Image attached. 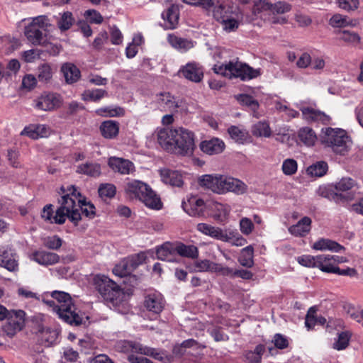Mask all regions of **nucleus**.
Listing matches in <instances>:
<instances>
[{"instance_id":"nucleus-1","label":"nucleus","mask_w":363,"mask_h":363,"mask_svg":"<svg viewBox=\"0 0 363 363\" xmlns=\"http://www.w3.org/2000/svg\"><path fill=\"white\" fill-rule=\"evenodd\" d=\"M64 195L59 201L60 206L55 213V222L57 224L65 223L67 218L74 223V225L82 219L80 211L86 217L93 218L95 215V207L90 202L82 199V195L74 186H68L67 189L61 187Z\"/></svg>"},{"instance_id":"nucleus-2","label":"nucleus","mask_w":363,"mask_h":363,"mask_svg":"<svg viewBox=\"0 0 363 363\" xmlns=\"http://www.w3.org/2000/svg\"><path fill=\"white\" fill-rule=\"evenodd\" d=\"M53 301H46V303L53 307L59 318L72 325H80L85 323L84 316L77 311L73 303L70 295L60 291H54L51 293Z\"/></svg>"},{"instance_id":"nucleus-3","label":"nucleus","mask_w":363,"mask_h":363,"mask_svg":"<svg viewBox=\"0 0 363 363\" xmlns=\"http://www.w3.org/2000/svg\"><path fill=\"white\" fill-rule=\"evenodd\" d=\"M215 73L231 78H240L242 81H248L261 74L259 69H254L247 64L234 58L228 62L216 64L213 68Z\"/></svg>"},{"instance_id":"nucleus-4","label":"nucleus","mask_w":363,"mask_h":363,"mask_svg":"<svg viewBox=\"0 0 363 363\" xmlns=\"http://www.w3.org/2000/svg\"><path fill=\"white\" fill-rule=\"evenodd\" d=\"M125 191L130 198L139 199L150 208L158 210L162 208L160 199L147 184L141 181L128 182Z\"/></svg>"},{"instance_id":"nucleus-5","label":"nucleus","mask_w":363,"mask_h":363,"mask_svg":"<svg viewBox=\"0 0 363 363\" xmlns=\"http://www.w3.org/2000/svg\"><path fill=\"white\" fill-rule=\"evenodd\" d=\"M322 143L335 153L345 155L350 150L352 141L345 130L340 128H327L322 136Z\"/></svg>"},{"instance_id":"nucleus-6","label":"nucleus","mask_w":363,"mask_h":363,"mask_svg":"<svg viewBox=\"0 0 363 363\" xmlns=\"http://www.w3.org/2000/svg\"><path fill=\"white\" fill-rule=\"evenodd\" d=\"M51 26L46 16H38L33 18L25 27L24 34L27 40L33 45H41L45 42V35L43 30H46Z\"/></svg>"},{"instance_id":"nucleus-7","label":"nucleus","mask_w":363,"mask_h":363,"mask_svg":"<svg viewBox=\"0 0 363 363\" xmlns=\"http://www.w3.org/2000/svg\"><path fill=\"white\" fill-rule=\"evenodd\" d=\"M123 352H137L146 356H150L155 359L163 363H170L173 361V356L167 354L164 350H157L155 348L144 346L142 344L133 341H123L121 343Z\"/></svg>"},{"instance_id":"nucleus-8","label":"nucleus","mask_w":363,"mask_h":363,"mask_svg":"<svg viewBox=\"0 0 363 363\" xmlns=\"http://www.w3.org/2000/svg\"><path fill=\"white\" fill-rule=\"evenodd\" d=\"M175 139L172 153L182 156H190L193 154L195 143L194 134L184 128L176 129Z\"/></svg>"},{"instance_id":"nucleus-9","label":"nucleus","mask_w":363,"mask_h":363,"mask_svg":"<svg viewBox=\"0 0 363 363\" xmlns=\"http://www.w3.org/2000/svg\"><path fill=\"white\" fill-rule=\"evenodd\" d=\"M230 177L220 174H206L199 179L201 186L218 194H226Z\"/></svg>"},{"instance_id":"nucleus-10","label":"nucleus","mask_w":363,"mask_h":363,"mask_svg":"<svg viewBox=\"0 0 363 363\" xmlns=\"http://www.w3.org/2000/svg\"><path fill=\"white\" fill-rule=\"evenodd\" d=\"M26 313L22 310H12L11 315L6 318V322L2 326L3 332L9 337H13L21 330L25 323Z\"/></svg>"},{"instance_id":"nucleus-11","label":"nucleus","mask_w":363,"mask_h":363,"mask_svg":"<svg viewBox=\"0 0 363 363\" xmlns=\"http://www.w3.org/2000/svg\"><path fill=\"white\" fill-rule=\"evenodd\" d=\"M182 207L190 216L199 217L203 215L205 203L199 196L191 195L183 200Z\"/></svg>"},{"instance_id":"nucleus-12","label":"nucleus","mask_w":363,"mask_h":363,"mask_svg":"<svg viewBox=\"0 0 363 363\" xmlns=\"http://www.w3.org/2000/svg\"><path fill=\"white\" fill-rule=\"evenodd\" d=\"M62 104V98L57 94H42L35 101V106L42 111H52L60 107Z\"/></svg>"},{"instance_id":"nucleus-13","label":"nucleus","mask_w":363,"mask_h":363,"mask_svg":"<svg viewBox=\"0 0 363 363\" xmlns=\"http://www.w3.org/2000/svg\"><path fill=\"white\" fill-rule=\"evenodd\" d=\"M179 74L185 79L195 82H200L203 77V70L198 63L189 62L180 68Z\"/></svg>"},{"instance_id":"nucleus-14","label":"nucleus","mask_w":363,"mask_h":363,"mask_svg":"<svg viewBox=\"0 0 363 363\" xmlns=\"http://www.w3.org/2000/svg\"><path fill=\"white\" fill-rule=\"evenodd\" d=\"M157 103L162 111L174 113L181 106L182 101L177 100L169 92H163L157 95Z\"/></svg>"},{"instance_id":"nucleus-15","label":"nucleus","mask_w":363,"mask_h":363,"mask_svg":"<svg viewBox=\"0 0 363 363\" xmlns=\"http://www.w3.org/2000/svg\"><path fill=\"white\" fill-rule=\"evenodd\" d=\"M301 112L303 118L308 123H320L323 125L331 124L332 118L323 111L313 108L306 107L301 108Z\"/></svg>"},{"instance_id":"nucleus-16","label":"nucleus","mask_w":363,"mask_h":363,"mask_svg":"<svg viewBox=\"0 0 363 363\" xmlns=\"http://www.w3.org/2000/svg\"><path fill=\"white\" fill-rule=\"evenodd\" d=\"M108 164L113 171L121 174H130L135 169L132 162L121 157H111L108 159Z\"/></svg>"},{"instance_id":"nucleus-17","label":"nucleus","mask_w":363,"mask_h":363,"mask_svg":"<svg viewBox=\"0 0 363 363\" xmlns=\"http://www.w3.org/2000/svg\"><path fill=\"white\" fill-rule=\"evenodd\" d=\"M176 129L168 128H161L157 130V141L166 151L172 152L175 139Z\"/></svg>"},{"instance_id":"nucleus-18","label":"nucleus","mask_w":363,"mask_h":363,"mask_svg":"<svg viewBox=\"0 0 363 363\" xmlns=\"http://www.w3.org/2000/svg\"><path fill=\"white\" fill-rule=\"evenodd\" d=\"M17 255L11 248L0 250V266L10 272L18 269Z\"/></svg>"},{"instance_id":"nucleus-19","label":"nucleus","mask_w":363,"mask_h":363,"mask_svg":"<svg viewBox=\"0 0 363 363\" xmlns=\"http://www.w3.org/2000/svg\"><path fill=\"white\" fill-rule=\"evenodd\" d=\"M50 133V130L46 125L30 124L23 128L21 132V135H26L31 139L36 140L48 137Z\"/></svg>"},{"instance_id":"nucleus-20","label":"nucleus","mask_w":363,"mask_h":363,"mask_svg":"<svg viewBox=\"0 0 363 363\" xmlns=\"http://www.w3.org/2000/svg\"><path fill=\"white\" fill-rule=\"evenodd\" d=\"M200 148L204 153L212 155L221 153L225 149L224 142L217 138L202 141Z\"/></svg>"},{"instance_id":"nucleus-21","label":"nucleus","mask_w":363,"mask_h":363,"mask_svg":"<svg viewBox=\"0 0 363 363\" xmlns=\"http://www.w3.org/2000/svg\"><path fill=\"white\" fill-rule=\"evenodd\" d=\"M312 248L315 250L320 251H331L333 252H340L345 250V247L339 244L338 242L325 238H320L315 241L313 245Z\"/></svg>"},{"instance_id":"nucleus-22","label":"nucleus","mask_w":363,"mask_h":363,"mask_svg":"<svg viewBox=\"0 0 363 363\" xmlns=\"http://www.w3.org/2000/svg\"><path fill=\"white\" fill-rule=\"evenodd\" d=\"M156 255L159 259L170 262H176L175 243H164L157 247Z\"/></svg>"},{"instance_id":"nucleus-23","label":"nucleus","mask_w":363,"mask_h":363,"mask_svg":"<svg viewBox=\"0 0 363 363\" xmlns=\"http://www.w3.org/2000/svg\"><path fill=\"white\" fill-rule=\"evenodd\" d=\"M162 17L164 21L166 29H174L179 22V11L177 6L172 5L166 11L163 12Z\"/></svg>"},{"instance_id":"nucleus-24","label":"nucleus","mask_w":363,"mask_h":363,"mask_svg":"<svg viewBox=\"0 0 363 363\" xmlns=\"http://www.w3.org/2000/svg\"><path fill=\"white\" fill-rule=\"evenodd\" d=\"M164 300L161 294H152L145 297V306L154 313H160L164 308Z\"/></svg>"},{"instance_id":"nucleus-25","label":"nucleus","mask_w":363,"mask_h":363,"mask_svg":"<svg viewBox=\"0 0 363 363\" xmlns=\"http://www.w3.org/2000/svg\"><path fill=\"white\" fill-rule=\"evenodd\" d=\"M32 256L34 261L44 266L55 264L60 260L58 255L46 251H36L33 253Z\"/></svg>"},{"instance_id":"nucleus-26","label":"nucleus","mask_w":363,"mask_h":363,"mask_svg":"<svg viewBox=\"0 0 363 363\" xmlns=\"http://www.w3.org/2000/svg\"><path fill=\"white\" fill-rule=\"evenodd\" d=\"M94 281L96 290L104 298L108 294L112 287H116V283L104 275H96Z\"/></svg>"},{"instance_id":"nucleus-27","label":"nucleus","mask_w":363,"mask_h":363,"mask_svg":"<svg viewBox=\"0 0 363 363\" xmlns=\"http://www.w3.org/2000/svg\"><path fill=\"white\" fill-rule=\"evenodd\" d=\"M160 176L165 184L179 187L183 184L182 175L179 171L164 169L160 170Z\"/></svg>"},{"instance_id":"nucleus-28","label":"nucleus","mask_w":363,"mask_h":363,"mask_svg":"<svg viewBox=\"0 0 363 363\" xmlns=\"http://www.w3.org/2000/svg\"><path fill=\"white\" fill-rule=\"evenodd\" d=\"M61 72L63 74L67 84H72L77 82L80 77V70L72 63L67 62L62 65Z\"/></svg>"},{"instance_id":"nucleus-29","label":"nucleus","mask_w":363,"mask_h":363,"mask_svg":"<svg viewBox=\"0 0 363 363\" xmlns=\"http://www.w3.org/2000/svg\"><path fill=\"white\" fill-rule=\"evenodd\" d=\"M101 135L106 139H114L119 133V123L115 121H106L99 127Z\"/></svg>"},{"instance_id":"nucleus-30","label":"nucleus","mask_w":363,"mask_h":363,"mask_svg":"<svg viewBox=\"0 0 363 363\" xmlns=\"http://www.w3.org/2000/svg\"><path fill=\"white\" fill-rule=\"evenodd\" d=\"M311 219L309 217H303L296 225L289 228V233L296 237H303L308 234L311 230Z\"/></svg>"},{"instance_id":"nucleus-31","label":"nucleus","mask_w":363,"mask_h":363,"mask_svg":"<svg viewBox=\"0 0 363 363\" xmlns=\"http://www.w3.org/2000/svg\"><path fill=\"white\" fill-rule=\"evenodd\" d=\"M213 16L218 22L227 19L235 12L233 6L228 4H220L217 6H213Z\"/></svg>"},{"instance_id":"nucleus-32","label":"nucleus","mask_w":363,"mask_h":363,"mask_svg":"<svg viewBox=\"0 0 363 363\" xmlns=\"http://www.w3.org/2000/svg\"><path fill=\"white\" fill-rule=\"evenodd\" d=\"M330 255H320L316 256V268L322 272L334 274L337 266L333 264Z\"/></svg>"},{"instance_id":"nucleus-33","label":"nucleus","mask_w":363,"mask_h":363,"mask_svg":"<svg viewBox=\"0 0 363 363\" xmlns=\"http://www.w3.org/2000/svg\"><path fill=\"white\" fill-rule=\"evenodd\" d=\"M135 269L133 261L130 257H127L121 260L113 269V272L120 277H126Z\"/></svg>"},{"instance_id":"nucleus-34","label":"nucleus","mask_w":363,"mask_h":363,"mask_svg":"<svg viewBox=\"0 0 363 363\" xmlns=\"http://www.w3.org/2000/svg\"><path fill=\"white\" fill-rule=\"evenodd\" d=\"M167 40L173 48L182 52H185L194 47V42L192 40L178 37L174 34H169Z\"/></svg>"},{"instance_id":"nucleus-35","label":"nucleus","mask_w":363,"mask_h":363,"mask_svg":"<svg viewBox=\"0 0 363 363\" xmlns=\"http://www.w3.org/2000/svg\"><path fill=\"white\" fill-rule=\"evenodd\" d=\"M57 26L61 32L68 30L75 23L73 14L70 11L60 13L59 16L56 17Z\"/></svg>"},{"instance_id":"nucleus-36","label":"nucleus","mask_w":363,"mask_h":363,"mask_svg":"<svg viewBox=\"0 0 363 363\" xmlns=\"http://www.w3.org/2000/svg\"><path fill=\"white\" fill-rule=\"evenodd\" d=\"M298 138L305 145L311 147L315 145L317 135L310 127H303L298 131Z\"/></svg>"},{"instance_id":"nucleus-37","label":"nucleus","mask_w":363,"mask_h":363,"mask_svg":"<svg viewBox=\"0 0 363 363\" xmlns=\"http://www.w3.org/2000/svg\"><path fill=\"white\" fill-rule=\"evenodd\" d=\"M176 255L195 259L199 256L198 248L193 245H184L182 242L175 243Z\"/></svg>"},{"instance_id":"nucleus-38","label":"nucleus","mask_w":363,"mask_h":363,"mask_svg":"<svg viewBox=\"0 0 363 363\" xmlns=\"http://www.w3.org/2000/svg\"><path fill=\"white\" fill-rule=\"evenodd\" d=\"M77 172L97 177L101 173V165L96 162H86L77 167Z\"/></svg>"},{"instance_id":"nucleus-39","label":"nucleus","mask_w":363,"mask_h":363,"mask_svg":"<svg viewBox=\"0 0 363 363\" xmlns=\"http://www.w3.org/2000/svg\"><path fill=\"white\" fill-rule=\"evenodd\" d=\"M228 133L230 137L239 144L245 143L249 139V133L247 130L240 128L236 125H231L228 128Z\"/></svg>"},{"instance_id":"nucleus-40","label":"nucleus","mask_w":363,"mask_h":363,"mask_svg":"<svg viewBox=\"0 0 363 363\" xmlns=\"http://www.w3.org/2000/svg\"><path fill=\"white\" fill-rule=\"evenodd\" d=\"M252 11L255 15L266 20L267 15H272V3L267 0H259L255 3Z\"/></svg>"},{"instance_id":"nucleus-41","label":"nucleus","mask_w":363,"mask_h":363,"mask_svg":"<svg viewBox=\"0 0 363 363\" xmlns=\"http://www.w3.org/2000/svg\"><path fill=\"white\" fill-rule=\"evenodd\" d=\"M95 113L101 117H120L124 116L125 111L118 106H108L96 109Z\"/></svg>"},{"instance_id":"nucleus-42","label":"nucleus","mask_w":363,"mask_h":363,"mask_svg":"<svg viewBox=\"0 0 363 363\" xmlns=\"http://www.w3.org/2000/svg\"><path fill=\"white\" fill-rule=\"evenodd\" d=\"M108 96L106 90L102 89H91L85 90L81 96V98L84 101H94L98 102L103 98Z\"/></svg>"},{"instance_id":"nucleus-43","label":"nucleus","mask_w":363,"mask_h":363,"mask_svg":"<svg viewBox=\"0 0 363 363\" xmlns=\"http://www.w3.org/2000/svg\"><path fill=\"white\" fill-rule=\"evenodd\" d=\"M252 134L257 138H269L272 135V130L269 124L267 121H259L252 126Z\"/></svg>"},{"instance_id":"nucleus-44","label":"nucleus","mask_w":363,"mask_h":363,"mask_svg":"<svg viewBox=\"0 0 363 363\" xmlns=\"http://www.w3.org/2000/svg\"><path fill=\"white\" fill-rule=\"evenodd\" d=\"M247 186L241 180L233 177H230L227 192H233L236 195H242L247 192Z\"/></svg>"},{"instance_id":"nucleus-45","label":"nucleus","mask_w":363,"mask_h":363,"mask_svg":"<svg viewBox=\"0 0 363 363\" xmlns=\"http://www.w3.org/2000/svg\"><path fill=\"white\" fill-rule=\"evenodd\" d=\"M330 25L334 28H344L348 26H355L356 21L346 16L336 13L330 18Z\"/></svg>"},{"instance_id":"nucleus-46","label":"nucleus","mask_w":363,"mask_h":363,"mask_svg":"<svg viewBox=\"0 0 363 363\" xmlns=\"http://www.w3.org/2000/svg\"><path fill=\"white\" fill-rule=\"evenodd\" d=\"M53 73V68L48 63H43L38 67V79L41 82H50Z\"/></svg>"},{"instance_id":"nucleus-47","label":"nucleus","mask_w":363,"mask_h":363,"mask_svg":"<svg viewBox=\"0 0 363 363\" xmlns=\"http://www.w3.org/2000/svg\"><path fill=\"white\" fill-rule=\"evenodd\" d=\"M326 319L322 316L316 315V311L313 308H310L306 316L305 325L308 329L313 328L315 325H324Z\"/></svg>"},{"instance_id":"nucleus-48","label":"nucleus","mask_w":363,"mask_h":363,"mask_svg":"<svg viewBox=\"0 0 363 363\" xmlns=\"http://www.w3.org/2000/svg\"><path fill=\"white\" fill-rule=\"evenodd\" d=\"M253 252V247L250 245L243 248L238 259L240 264L245 267H252L254 264Z\"/></svg>"},{"instance_id":"nucleus-49","label":"nucleus","mask_w":363,"mask_h":363,"mask_svg":"<svg viewBox=\"0 0 363 363\" xmlns=\"http://www.w3.org/2000/svg\"><path fill=\"white\" fill-rule=\"evenodd\" d=\"M335 189L338 191H355L358 189L357 183L350 177H343L335 184Z\"/></svg>"},{"instance_id":"nucleus-50","label":"nucleus","mask_w":363,"mask_h":363,"mask_svg":"<svg viewBox=\"0 0 363 363\" xmlns=\"http://www.w3.org/2000/svg\"><path fill=\"white\" fill-rule=\"evenodd\" d=\"M328 164L324 161L317 162L309 166L307 169V173L314 177H322L328 170Z\"/></svg>"},{"instance_id":"nucleus-51","label":"nucleus","mask_w":363,"mask_h":363,"mask_svg":"<svg viewBox=\"0 0 363 363\" xmlns=\"http://www.w3.org/2000/svg\"><path fill=\"white\" fill-rule=\"evenodd\" d=\"M351 338L349 331H343L338 334L337 339L333 343V348L337 350H345L347 347Z\"/></svg>"},{"instance_id":"nucleus-52","label":"nucleus","mask_w":363,"mask_h":363,"mask_svg":"<svg viewBox=\"0 0 363 363\" xmlns=\"http://www.w3.org/2000/svg\"><path fill=\"white\" fill-rule=\"evenodd\" d=\"M223 28L228 32L235 30L239 26V22L237 20V14L234 12L227 19L220 21Z\"/></svg>"},{"instance_id":"nucleus-53","label":"nucleus","mask_w":363,"mask_h":363,"mask_svg":"<svg viewBox=\"0 0 363 363\" xmlns=\"http://www.w3.org/2000/svg\"><path fill=\"white\" fill-rule=\"evenodd\" d=\"M123 297V293L121 289L116 284V287H112L111 291L105 296L104 299L117 304L122 301Z\"/></svg>"},{"instance_id":"nucleus-54","label":"nucleus","mask_w":363,"mask_h":363,"mask_svg":"<svg viewBox=\"0 0 363 363\" xmlns=\"http://www.w3.org/2000/svg\"><path fill=\"white\" fill-rule=\"evenodd\" d=\"M238 101L242 105L250 107L252 111H256L259 104L252 96L248 94H240L237 96Z\"/></svg>"},{"instance_id":"nucleus-55","label":"nucleus","mask_w":363,"mask_h":363,"mask_svg":"<svg viewBox=\"0 0 363 363\" xmlns=\"http://www.w3.org/2000/svg\"><path fill=\"white\" fill-rule=\"evenodd\" d=\"M339 38L347 43L352 44H357L360 40L357 33L347 30L339 32Z\"/></svg>"},{"instance_id":"nucleus-56","label":"nucleus","mask_w":363,"mask_h":363,"mask_svg":"<svg viewBox=\"0 0 363 363\" xmlns=\"http://www.w3.org/2000/svg\"><path fill=\"white\" fill-rule=\"evenodd\" d=\"M116 191V186L112 184H103L99 188V194L101 198H112Z\"/></svg>"},{"instance_id":"nucleus-57","label":"nucleus","mask_w":363,"mask_h":363,"mask_svg":"<svg viewBox=\"0 0 363 363\" xmlns=\"http://www.w3.org/2000/svg\"><path fill=\"white\" fill-rule=\"evenodd\" d=\"M297 162L294 159H286L284 160L281 167L283 173L286 175L294 174L297 171Z\"/></svg>"},{"instance_id":"nucleus-58","label":"nucleus","mask_w":363,"mask_h":363,"mask_svg":"<svg viewBox=\"0 0 363 363\" xmlns=\"http://www.w3.org/2000/svg\"><path fill=\"white\" fill-rule=\"evenodd\" d=\"M43 245L50 250H58L62 245V240L57 235L49 236L43 240Z\"/></svg>"},{"instance_id":"nucleus-59","label":"nucleus","mask_w":363,"mask_h":363,"mask_svg":"<svg viewBox=\"0 0 363 363\" xmlns=\"http://www.w3.org/2000/svg\"><path fill=\"white\" fill-rule=\"evenodd\" d=\"M345 309L347 313V315L356 320L357 322L362 323L363 321V310L359 311L354 306L352 305H347L345 306Z\"/></svg>"},{"instance_id":"nucleus-60","label":"nucleus","mask_w":363,"mask_h":363,"mask_svg":"<svg viewBox=\"0 0 363 363\" xmlns=\"http://www.w3.org/2000/svg\"><path fill=\"white\" fill-rule=\"evenodd\" d=\"M207 235L221 241L228 240V235L221 228L216 226L211 225Z\"/></svg>"},{"instance_id":"nucleus-61","label":"nucleus","mask_w":363,"mask_h":363,"mask_svg":"<svg viewBox=\"0 0 363 363\" xmlns=\"http://www.w3.org/2000/svg\"><path fill=\"white\" fill-rule=\"evenodd\" d=\"M291 6L284 1L272 4V15L285 13L291 10Z\"/></svg>"},{"instance_id":"nucleus-62","label":"nucleus","mask_w":363,"mask_h":363,"mask_svg":"<svg viewBox=\"0 0 363 363\" xmlns=\"http://www.w3.org/2000/svg\"><path fill=\"white\" fill-rule=\"evenodd\" d=\"M215 211L217 212L218 217H225L228 215L230 208L226 204H223L217 201H215L212 204L211 207Z\"/></svg>"},{"instance_id":"nucleus-63","label":"nucleus","mask_w":363,"mask_h":363,"mask_svg":"<svg viewBox=\"0 0 363 363\" xmlns=\"http://www.w3.org/2000/svg\"><path fill=\"white\" fill-rule=\"evenodd\" d=\"M84 16L89 18L91 23L100 24L103 22V17L99 12L94 9H89L85 11Z\"/></svg>"},{"instance_id":"nucleus-64","label":"nucleus","mask_w":363,"mask_h":363,"mask_svg":"<svg viewBox=\"0 0 363 363\" xmlns=\"http://www.w3.org/2000/svg\"><path fill=\"white\" fill-rule=\"evenodd\" d=\"M339 7L347 11H354L358 8L359 0H338Z\"/></svg>"}]
</instances>
